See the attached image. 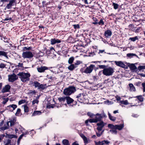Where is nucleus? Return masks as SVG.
<instances>
[{
  "label": "nucleus",
  "mask_w": 145,
  "mask_h": 145,
  "mask_svg": "<svg viewBox=\"0 0 145 145\" xmlns=\"http://www.w3.org/2000/svg\"><path fill=\"white\" fill-rule=\"evenodd\" d=\"M94 67V65H91L89 67L86 68L84 72L86 74H90L92 72Z\"/></svg>",
  "instance_id": "nucleus-9"
},
{
  "label": "nucleus",
  "mask_w": 145,
  "mask_h": 145,
  "mask_svg": "<svg viewBox=\"0 0 145 145\" xmlns=\"http://www.w3.org/2000/svg\"><path fill=\"white\" fill-rule=\"evenodd\" d=\"M145 69V65H140L138 67V69L139 70H141L143 69Z\"/></svg>",
  "instance_id": "nucleus-36"
},
{
  "label": "nucleus",
  "mask_w": 145,
  "mask_h": 145,
  "mask_svg": "<svg viewBox=\"0 0 145 145\" xmlns=\"http://www.w3.org/2000/svg\"><path fill=\"white\" fill-rule=\"evenodd\" d=\"M114 72V69L111 67L105 68L103 71V73L106 76H112Z\"/></svg>",
  "instance_id": "nucleus-3"
},
{
  "label": "nucleus",
  "mask_w": 145,
  "mask_h": 145,
  "mask_svg": "<svg viewBox=\"0 0 145 145\" xmlns=\"http://www.w3.org/2000/svg\"><path fill=\"white\" fill-rule=\"evenodd\" d=\"M113 5L114 6V8L115 9H116L118 8V5L117 4L113 3Z\"/></svg>",
  "instance_id": "nucleus-38"
},
{
  "label": "nucleus",
  "mask_w": 145,
  "mask_h": 145,
  "mask_svg": "<svg viewBox=\"0 0 145 145\" xmlns=\"http://www.w3.org/2000/svg\"><path fill=\"white\" fill-rule=\"evenodd\" d=\"M108 126L111 129H115V125H114L111 124H108Z\"/></svg>",
  "instance_id": "nucleus-29"
},
{
  "label": "nucleus",
  "mask_w": 145,
  "mask_h": 145,
  "mask_svg": "<svg viewBox=\"0 0 145 145\" xmlns=\"http://www.w3.org/2000/svg\"><path fill=\"white\" fill-rule=\"evenodd\" d=\"M95 118L90 119L89 121L90 123H96L101 120L102 118H106V116L104 112L100 114L97 113L95 116Z\"/></svg>",
  "instance_id": "nucleus-1"
},
{
  "label": "nucleus",
  "mask_w": 145,
  "mask_h": 145,
  "mask_svg": "<svg viewBox=\"0 0 145 145\" xmlns=\"http://www.w3.org/2000/svg\"><path fill=\"white\" fill-rule=\"evenodd\" d=\"M10 142V140H8L7 142L4 145H8Z\"/></svg>",
  "instance_id": "nucleus-60"
},
{
  "label": "nucleus",
  "mask_w": 145,
  "mask_h": 145,
  "mask_svg": "<svg viewBox=\"0 0 145 145\" xmlns=\"http://www.w3.org/2000/svg\"><path fill=\"white\" fill-rule=\"evenodd\" d=\"M16 121V120L15 118H14L12 120L9 119V121H8L7 123V126H5L4 127H2L1 128L2 130H4L7 129L9 128V123H10V126H12L14 125V123Z\"/></svg>",
  "instance_id": "nucleus-5"
},
{
  "label": "nucleus",
  "mask_w": 145,
  "mask_h": 145,
  "mask_svg": "<svg viewBox=\"0 0 145 145\" xmlns=\"http://www.w3.org/2000/svg\"><path fill=\"white\" fill-rule=\"evenodd\" d=\"M4 137V135H0V141L2 140Z\"/></svg>",
  "instance_id": "nucleus-59"
},
{
  "label": "nucleus",
  "mask_w": 145,
  "mask_h": 145,
  "mask_svg": "<svg viewBox=\"0 0 145 145\" xmlns=\"http://www.w3.org/2000/svg\"><path fill=\"white\" fill-rule=\"evenodd\" d=\"M88 116H90V117H91V118L94 117L95 116V115H94V114H93L89 113V112H88Z\"/></svg>",
  "instance_id": "nucleus-44"
},
{
  "label": "nucleus",
  "mask_w": 145,
  "mask_h": 145,
  "mask_svg": "<svg viewBox=\"0 0 145 145\" xmlns=\"http://www.w3.org/2000/svg\"><path fill=\"white\" fill-rule=\"evenodd\" d=\"M74 60V58L73 57H70L68 60V63L69 64H72Z\"/></svg>",
  "instance_id": "nucleus-33"
},
{
  "label": "nucleus",
  "mask_w": 145,
  "mask_h": 145,
  "mask_svg": "<svg viewBox=\"0 0 145 145\" xmlns=\"http://www.w3.org/2000/svg\"><path fill=\"white\" fill-rule=\"evenodd\" d=\"M10 86L8 85H5L2 89L1 91L2 93H5L9 91Z\"/></svg>",
  "instance_id": "nucleus-14"
},
{
  "label": "nucleus",
  "mask_w": 145,
  "mask_h": 145,
  "mask_svg": "<svg viewBox=\"0 0 145 145\" xmlns=\"http://www.w3.org/2000/svg\"><path fill=\"white\" fill-rule=\"evenodd\" d=\"M73 25L75 29H77L79 28L80 26L78 24L74 25Z\"/></svg>",
  "instance_id": "nucleus-47"
},
{
  "label": "nucleus",
  "mask_w": 145,
  "mask_h": 145,
  "mask_svg": "<svg viewBox=\"0 0 145 145\" xmlns=\"http://www.w3.org/2000/svg\"><path fill=\"white\" fill-rule=\"evenodd\" d=\"M116 99L117 101H120L121 99V98L120 97L118 96H116Z\"/></svg>",
  "instance_id": "nucleus-53"
},
{
  "label": "nucleus",
  "mask_w": 145,
  "mask_h": 145,
  "mask_svg": "<svg viewBox=\"0 0 145 145\" xmlns=\"http://www.w3.org/2000/svg\"><path fill=\"white\" fill-rule=\"evenodd\" d=\"M103 143H104V144H108L109 143H110V142H109V141L108 140H104L103 141Z\"/></svg>",
  "instance_id": "nucleus-48"
},
{
  "label": "nucleus",
  "mask_w": 145,
  "mask_h": 145,
  "mask_svg": "<svg viewBox=\"0 0 145 145\" xmlns=\"http://www.w3.org/2000/svg\"><path fill=\"white\" fill-rule=\"evenodd\" d=\"M24 111L26 112H28L29 111L28 107L26 106H24Z\"/></svg>",
  "instance_id": "nucleus-40"
},
{
  "label": "nucleus",
  "mask_w": 145,
  "mask_h": 145,
  "mask_svg": "<svg viewBox=\"0 0 145 145\" xmlns=\"http://www.w3.org/2000/svg\"><path fill=\"white\" fill-rule=\"evenodd\" d=\"M41 112L39 111H36L34 112L32 114V116H36L41 114Z\"/></svg>",
  "instance_id": "nucleus-23"
},
{
  "label": "nucleus",
  "mask_w": 145,
  "mask_h": 145,
  "mask_svg": "<svg viewBox=\"0 0 145 145\" xmlns=\"http://www.w3.org/2000/svg\"><path fill=\"white\" fill-rule=\"evenodd\" d=\"M108 115L110 120L113 121H115L116 120V118L111 116V114L108 112Z\"/></svg>",
  "instance_id": "nucleus-27"
},
{
  "label": "nucleus",
  "mask_w": 145,
  "mask_h": 145,
  "mask_svg": "<svg viewBox=\"0 0 145 145\" xmlns=\"http://www.w3.org/2000/svg\"><path fill=\"white\" fill-rule=\"evenodd\" d=\"M8 80L10 82H12L16 80L18 78L17 76L14 74L8 76Z\"/></svg>",
  "instance_id": "nucleus-10"
},
{
  "label": "nucleus",
  "mask_w": 145,
  "mask_h": 145,
  "mask_svg": "<svg viewBox=\"0 0 145 145\" xmlns=\"http://www.w3.org/2000/svg\"><path fill=\"white\" fill-rule=\"evenodd\" d=\"M23 136H24V134H22V135H21L18 139V141H20Z\"/></svg>",
  "instance_id": "nucleus-57"
},
{
  "label": "nucleus",
  "mask_w": 145,
  "mask_h": 145,
  "mask_svg": "<svg viewBox=\"0 0 145 145\" xmlns=\"http://www.w3.org/2000/svg\"><path fill=\"white\" fill-rule=\"evenodd\" d=\"M111 31L109 30H108L105 32V35L106 38H109L112 35Z\"/></svg>",
  "instance_id": "nucleus-18"
},
{
  "label": "nucleus",
  "mask_w": 145,
  "mask_h": 145,
  "mask_svg": "<svg viewBox=\"0 0 145 145\" xmlns=\"http://www.w3.org/2000/svg\"><path fill=\"white\" fill-rule=\"evenodd\" d=\"M131 100V102L135 103L136 102H138V100L140 101H142L143 100V98L141 96H137L136 97H130L129 98V99Z\"/></svg>",
  "instance_id": "nucleus-6"
},
{
  "label": "nucleus",
  "mask_w": 145,
  "mask_h": 145,
  "mask_svg": "<svg viewBox=\"0 0 145 145\" xmlns=\"http://www.w3.org/2000/svg\"><path fill=\"white\" fill-rule=\"evenodd\" d=\"M7 137L10 138H17V136L14 135L8 134L7 135Z\"/></svg>",
  "instance_id": "nucleus-30"
},
{
  "label": "nucleus",
  "mask_w": 145,
  "mask_h": 145,
  "mask_svg": "<svg viewBox=\"0 0 145 145\" xmlns=\"http://www.w3.org/2000/svg\"><path fill=\"white\" fill-rule=\"evenodd\" d=\"M114 63L117 66L123 68H125L126 67V66L125 63L121 61H114Z\"/></svg>",
  "instance_id": "nucleus-11"
},
{
  "label": "nucleus",
  "mask_w": 145,
  "mask_h": 145,
  "mask_svg": "<svg viewBox=\"0 0 145 145\" xmlns=\"http://www.w3.org/2000/svg\"><path fill=\"white\" fill-rule=\"evenodd\" d=\"M63 144L64 145H69V141L66 139H64L62 141Z\"/></svg>",
  "instance_id": "nucleus-31"
},
{
  "label": "nucleus",
  "mask_w": 145,
  "mask_h": 145,
  "mask_svg": "<svg viewBox=\"0 0 145 145\" xmlns=\"http://www.w3.org/2000/svg\"><path fill=\"white\" fill-rule=\"evenodd\" d=\"M75 91V88L74 87L71 86L63 90V93L65 95L69 96L73 93Z\"/></svg>",
  "instance_id": "nucleus-4"
},
{
  "label": "nucleus",
  "mask_w": 145,
  "mask_h": 145,
  "mask_svg": "<svg viewBox=\"0 0 145 145\" xmlns=\"http://www.w3.org/2000/svg\"><path fill=\"white\" fill-rule=\"evenodd\" d=\"M18 75L20 76L21 80L23 82H26L28 81L29 80V77L30 76V75L29 73H25L23 72L19 73Z\"/></svg>",
  "instance_id": "nucleus-2"
},
{
  "label": "nucleus",
  "mask_w": 145,
  "mask_h": 145,
  "mask_svg": "<svg viewBox=\"0 0 145 145\" xmlns=\"http://www.w3.org/2000/svg\"><path fill=\"white\" fill-rule=\"evenodd\" d=\"M95 145H104V143H103V141L101 142L99 141L98 142H96L95 141Z\"/></svg>",
  "instance_id": "nucleus-34"
},
{
  "label": "nucleus",
  "mask_w": 145,
  "mask_h": 145,
  "mask_svg": "<svg viewBox=\"0 0 145 145\" xmlns=\"http://www.w3.org/2000/svg\"><path fill=\"white\" fill-rule=\"evenodd\" d=\"M5 66V65L4 64L1 63L0 64V68H4Z\"/></svg>",
  "instance_id": "nucleus-51"
},
{
  "label": "nucleus",
  "mask_w": 145,
  "mask_h": 145,
  "mask_svg": "<svg viewBox=\"0 0 145 145\" xmlns=\"http://www.w3.org/2000/svg\"><path fill=\"white\" fill-rule=\"evenodd\" d=\"M124 127V124H120V125H115V129H117L119 130H121Z\"/></svg>",
  "instance_id": "nucleus-20"
},
{
  "label": "nucleus",
  "mask_w": 145,
  "mask_h": 145,
  "mask_svg": "<svg viewBox=\"0 0 145 145\" xmlns=\"http://www.w3.org/2000/svg\"><path fill=\"white\" fill-rule=\"evenodd\" d=\"M138 39V37L137 36H136L132 38H130L129 39V40H131V41L134 42L136 40H137Z\"/></svg>",
  "instance_id": "nucleus-32"
},
{
  "label": "nucleus",
  "mask_w": 145,
  "mask_h": 145,
  "mask_svg": "<svg viewBox=\"0 0 145 145\" xmlns=\"http://www.w3.org/2000/svg\"><path fill=\"white\" fill-rule=\"evenodd\" d=\"M66 102L68 104H69L72 103L74 100L69 96L66 97Z\"/></svg>",
  "instance_id": "nucleus-19"
},
{
  "label": "nucleus",
  "mask_w": 145,
  "mask_h": 145,
  "mask_svg": "<svg viewBox=\"0 0 145 145\" xmlns=\"http://www.w3.org/2000/svg\"><path fill=\"white\" fill-rule=\"evenodd\" d=\"M16 0H10L9 3L6 6V8L8 9H11L12 6H14L16 2Z\"/></svg>",
  "instance_id": "nucleus-12"
},
{
  "label": "nucleus",
  "mask_w": 145,
  "mask_h": 145,
  "mask_svg": "<svg viewBox=\"0 0 145 145\" xmlns=\"http://www.w3.org/2000/svg\"><path fill=\"white\" fill-rule=\"evenodd\" d=\"M23 136H24V134H22V135H21L18 139V141H20Z\"/></svg>",
  "instance_id": "nucleus-54"
},
{
  "label": "nucleus",
  "mask_w": 145,
  "mask_h": 145,
  "mask_svg": "<svg viewBox=\"0 0 145 145\" xmlns=\"http://www.w3.org/2000/svg\"><path fill=\"white\" fill-rule=\"evenodd\" d=\"M116 130V129H111L110 130L109 132L113 134H116L117 131Z\"/></svg>",
  "instance_id": "nucleus-35"
},
{
  "label": "nucleus",
  "mask_w": 145,
  "mask_h": 145,
  "mask_svg": "<svg viewBox=\"0 0 145 145\" xmlns=\"http://www.w3.org/2000/svg\"><path fill=\"white\" fill-rule=\"evenodd\" d=\"M103 131L101 132V133H97V136L98 137H100V136H101L102 135V133ZM99 133L100 132H99Z\"/></svg>",
  "instance_id": "nucleus-52"
},
{
  "label": "nucleus",
  "mask_w": 145,
  "mask_h": 145,
  "mask_svg": "<svg viewBox=\"0 0 145 145\" xmlns=\"http://www.w3.org/2000/svg\"><path fill=\"white\" fill-rule=\"evenodd\" d=\"M17 107V106L16 105L12 104L10 105L9 106H8V108H12V111L14 110Z\"/></svg>",
  "instance_id": "nucleus-24"
},
{
  "label": "nucleus",
  "mask_w": 145,
  "mask_h": 145,
  "mask_svg": "<svg viewBox=\"0 0 145 145\" xmlns=\"http://www.w3.org/2000/svg\"><path fill=\"white\" fill-rule=\"evenodd\" d=\"M23 57L24 58H30L33 56V55L31 52L29 51L24 52L22 54Z\"/></svg>",
  "instance_id": "nucleus-7"
},
{
  "label": "nucleus",
  "mask_w": 145,
  "mask_h": 145,
  "mask_svg": "<svg viewBox=\"0 0 145 145\" xmlns=\"http://www.w3.org/2000/svg\"><path fill=\"white\" fill-rule=\"evenodd\" d=\"M134 56L138 57V56L135 54L133 53H128L127 54V56L129 58H131Z\"/></svg>",
  "instance_id": "nucleus-25"
},
{
  "label": "nucleus",
  "mask_w": 145,
  "mask_h": 145,
  "mask_svg": "<svg viewBox=\"0 0 145 145\" xmlns=\"http://www.w3.org/2000/svg\"><path fill=\"white\" fill-rule=\"evenodd\" d=\"M39 102L38 100L37 99H35L33 101L32 103L34 105L35 104V103L37 104Z\"/></svg>",
  "instance_id": "nucleus-49"
},
{
  "label": "nucleus",
  "mask_w": 145,
  "mask_h": 145,
  "mask_svg": "<svg viewBox=\"0 0 145 145\" xmlns=\"http://www.w3.org/2000/svg\"><path fill=\"white\" fill-rule=\"evenodd\" d=\"M142 85L143 87V91L145 92V83H142Z\"/></svg>",
  "instance_id": "nucleus-58"
},
{
  "label": "nucleus",
  "mask_w": 145,
  "mask_h": 145,
  "mask_svg": "<svg viewBox=\"0 0 145 145\" xmlns=\"http://www.w3.org/2000/svg\"><path fill=\"white\" fill-rule=\"evenodd\" d=\"M18 67H22V66H23V63H19L18 65Z\"/></svg>",
  "instance_id": "nucleus-63"
},
{
  "label": "nucleus",
  "mask_w": 145,
  "mask_h": 145,
  "mask_svg": "<svg viewBox=\"0 0 145 145\" xmlns=\"http://www.w3.org/2000/svg\"><path fill=\"white\" fill-rule=\"evenodd\" d=\"M98 24L99 25H104V22L103 21V20L102 19H101L100 21L98 22Z\"/></svg>",
  "instance_id": "nucleus-39"
},
{
  "label": "nucleus",
  "mask_w": 145,
  "mask_h": 145,
  "mask_svg": "<svg viewBox=\"0 0 145 145\" xmlns=\"http://www.w3.org/2000/svg\"><path fill=\"white\" fill-rule=\"evenodd\" d=\"M47 107L48 108H53V107L52 105H47Z\"/></svg>",
  "instance_id": "nucleus-61"
},
{
  "label": "nucleus",
  "mask_w": 145,
  "mask_h": 145,
  "mask_svg": "<svg viewBox=\"0 0 145 145\" xmlns=\"http://www.w3.org/2000/svg\"><path fill=\"white\" fill-rule=\"evenodd\" d=\"M25 100H22L19 101L18 102L19 105H20L24 103L25 102Z\"/></svg>",
  "instance_id": "nucleus-43"
},
{
  "label": "nucleus",
  "mask_w": 145,
  "mask_h": 145,
  "mask_svg": "<svg viewBox=\"0 0 145 145\" xmlns=\"http://www.w3.org/2000/svg\"><path fill=\"white\" fill-rule=\"evenodd\" d=\"M72 145H79L76 142H74L72 143Z\"/></svg>",
  "instance_id": "nucleus-64"
},
{
  "label": "nucleus",
  "mask_w": 145,
  "mask_h": 145,
  "mask_svg": "<svg viewBox=\"0 0 145 145\" xmlns=\"http://www.w3.org/2000/svg\"><path fill=\"white\" fill-rule=\"evenodd\" d=\"M8 99L7 98H4L3 99V103L5 104L8 101Z\"/></svg>",
  "instance_id": "nucleus-42"
},
{
  "label": "nucleus",
  "mask_w": 145,
  "mask_h": 145,
  "mask_svg": "<svg viewBox=\"0 0 145 145\" xmlns=\"http://www.w3.org/2000/svg\"><path fill=\"white\" fill-rule=\"evenodd\" d=\"M130 88V90L132 91H134L135 90V88L134 87L133 84H129Z\"/></svg>",
  "instance_id": "nucleus-22"
},
{
  "label": "nucleus",
  "mask_w": 145,
  "mask_h": 145,
  "mask_svg": "<svg viewBox=\"0 0 145 145\" xmlns=\"http://www.w3.org/2000/svg\"><path fill=\"white\" fill-rule=\"evenodd\" d=\"M76 67L74 64H72L68 67V68L71 71H72Z\"/></svg>",
  "instance_id": "nucleus-26"
},
{
  "label": "nucleus",
  "mask_w": 145,
  "mask_h": 145,
  "mask_svg": "<svg viewBox=\"0 0 145 145\" xmlns=\"http://www.w3.org/2000/svg\"><path fill=\"white\" fill-rule=\"evenodd\" d=\"M120 103L121 104H123L125 105H127L129 104L127 100L120 101Z\"/></svg>",
  "instance_id": "nucleus-28"
},
{
  "label": "nucleus",
  "mask_w": 145,
  "mask_h": 145,
  "mask_svg": "<svg viewBox=\"0 0 145 145\" xmlns=\"http://www.w3.org/2000/svg\"><path fill=\"white\" fill-rule=\"evenodd\" d=\"M135 66L133 65H131L130 66V67L131 69V68L132 69H135Z\"/></svg>",
  "instance_id": "nucleus-62"
},
{
  "label": "nucleus",
  "mask_w": 145,
  "mask_h": 145,
  "mask_svg": "<svg viewBox=\"0 0 145 145\" xmlns=\"http://www.w3.org/2000/svg\"><path fill=\"white\" fill-rule=\"evenodd\" d=\"M58 100L61 103L63 104L66 100L65 97H60L58 98Z\"/></svg>",
  "instance_id": "nucleus-21"
},
{
  "label": "nucleus",
  "mask_w": 145,
  "mask_h": 145,
  "mask_svg": "<svg viewBox=\"0 0 145 145\" xmlns=\"http://www.w3.org/2000/svg\"><path fill=\"white\" fill-rule=\"evenodd\" d=\"M61 42L60 40L55 39H52L50 40L51 44L52 45L56 43H59Z\"/></svg>",
  "instance_id": "nucleus-17"
},
{
  "label": "nucleus",
  "mask_w": 145,
  "mask_h": 145,
  "mask_svg": "<svg viewBox=\"0 0 145 145\" xmlns=\"http://www.w3.org/2000/svg\"><path fill=\"white\" fill-rule=\"evenodd\" d=\"M45 85H44L42 84H40L39 89H43L45 88Z\"/></svg>",
  "instance_id": "nucleus-45"
},
{
  "label": "nucleus",
  "mask_w": 145,
  "mask_h": 145,
  "mask_svg": "<svg viewBox=\"0 0 145 145\" xmlns=\"http://www.w3.org/2000/svg\"><path fill=\"white\" fill-rule=\"evenodd\" d=\"M80 136L83 139L84 143L85 144H87L88 143L90 142L91 141L89 139L86 137L84 134H81Z\"/></svg>",
  "instance_id": "nucleus-13"
},
{
  "label": "nucleus",
  "mask_w": 145,
  "mask_h": 145,
  "mask_svg": "<svg viewBox=\"0 0 145 145\" xmlns=\"http://www.w3.org/2000/svg\"><path fill=\"white\" fill-rule=\"evenodd\" d=\"M37 69L38 72H44L45 70L48 69V68L45 66H42L40 67H38Z\"/></svg>",
  "instance_id": "nucleus-15"
},
{
  "label": "nucleus",
  "mask_w": 145,
  "mask_h": 145,
  "mask_svg": "<svg viewBox=\"0 0 145 145\" xmlns=\"http://www.w3.org/2000/svg\"><path fill=\"white\" fill-rule=\"evenodd\" d=\"M23 136H24V134H22V135H21L18 139V141H20Z\"/></svg>",
  "instance_id": "nucleus-55"
},
{
  "label": "nucleus",
  "mask_w": 145,
  "mask_h": 145,
  "mask_svg": "<svg viewBox=\"0 0 145 145\" xmlns=\"http://www.w3.org/2000/svg\"><path fill=\"white\" fill-rule=\"evenodd\" d=\"M84 95L83 93H80L78 94L76 96V98H77L78 100L79 101H83L84 100Z\"/></svg>",
  "instance_id": "nucleus-16"
},
{
  "label": "nucleus",
  "mask_w": 145,
  "mask_h": 145,
  "mask_svg": "<svg viewBox=\"0 0 145 145\" xmlns=\"http://www.w3.org/2000/svg\"><path fill=\"white\" fill-rule=\"evenodd\" d=\"M21 111L20 109V108H18L15 114V115L16 116H18Z\"/></svg>",
  "instance_id": "nucleus-46"
},
{
  "label": "nucleus",
  "mask_w": 145,
  "mask_h": 145,
  "mask_svg": "<svg viewBox=\"0 0 145 145\" xmlns=\"http://www.w3.org/2000/svg\"><path fill=\"white\" fill-rule=\"evenodd\" d=\"M105 124L106 123L102 121H101L97 123V125L98 126L97 129L98 132H99L102 130Z\"/></svg>",
  "instance_id": "nucleus-8"
},
{
  "label": "nucleus",
  "mask_w": 145,
  "mask_h": 145,
  "mask_svg": "<svg viewBox=\"0 0 145 145\" xmlns=\"http://www.w3.org/2000/svg\"><path fill=\"white\" fill-rule=\"evenodd\" d=\"M23 136H24V134H22V135H21L18 139V141H20Z\"/></svg>",
  "instance_id": "nucleus-56"
},
{
  "label": "nucleus",
  "mask_w": 145,
  "mask_h": 145,
  "mask_svg": "<svg viewBox=\"0 0 145 145\" xmlns=\"http://www.w3.org/2000/svg\"><path fill=\"white\" fill-rule=\"evenodd\" d=\"M1 55L5 56H7V54L5 52L0 51V56Z\"/></svg>",
  "instance_id": "nucleus-37"
},
{
  "label": "nucleus",
  "mask_w": 145,
  "mask_h": 145,
  "mask_svg": "<svg viewBox=\"0 0 145 145\" xmlns=\"http://www.w3.org/2000/svg\"><path fill=\"white\" fill-rule=\"evenodd\" d=\"M40 83L37 81H35L34 82V86L35 87H37L39 85Z\"/></svg>",
  "instance_id": "nucleus-41"
},
{
  "label": "nucleus",
  "mask_w": 145,
  "mask_h": 145,
  "mask_svg": "<svg viewBox=\"0 0 145 145\" xmlns=\"http://www.w3.org/2000/svg\"><path fill=\"white\" fill-rule=\"evenodd\" d=\"M106 66L105 65H99V68L101 69H104L106 68Z\"/></svg>",
  "instance_id": "nucleus-50"
}]
</instances>
